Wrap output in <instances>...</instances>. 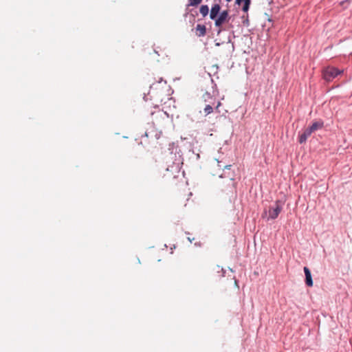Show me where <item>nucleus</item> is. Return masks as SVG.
<instances>
[{
	"label": "nucleus",
	"mask_w": 352,
	"mask_h": 352,
	"mask_svg": "<svg viewBox=\"0 0 352 352\" xmlns=\"http://www.w3.org/2000/svg\"><path fill=\"white\" fill-rule=\"evenodd\" d=\"M342 73V71L333 67H326L322 72L323 78L327 81H331Z\"/></svg>",
	"instance_id": "f257e3e1"
},
{
	"label": "nucleus",
	"mask_w": 352,
	"mask_h": 352,
	"mask_svg": "<svg viewBox=\"0 0 352 352\" xmlns=\"http://www.w3.org/2000/svg\"><path fill=\"white\" fill-rule=\"evenodd\" d=\"M283 204L280 201H276L274 205L270 207L269 209V218L275 219L278 217V214L283 209Z\"/></svg>",
	"instance_id": "f03ea898"
},
{
	"label": "nucleus",
	"mask_w": 352,
	"mask_h": 352,
	"mask_svg": "<svg viewBox=\"0 0 352 352\" xmlns=\"http://www.w3.org/2000/svg\"><path fill=\"white\" fill-rule=\"evenodd\" d=\"M203 98H204L205 101H207V100H210V104H206L204 108V113L206 115H208L211 113L213 111L212 106L214 105V98H213L210 94L206 93L203 95Z\"/></svg>",
	"instance_id": "7ed1b4c3"
},
{
	"label": "nucleus",
	"mask_w": 352,
	"mask_h": 352,
	"mask_svg": "<svg viewBox=\"0 0 352 352\" xmlns=\"http://www.w3.org/2000/svg\"><path fill=\"white\" fill-rule=\"evenodd\" d=\"M228 18V11L223 10L220 13V15L218 18L215 19V26L220 28L223 23H225Z\"/></svg>",
	"instance_id": "20e7f679"
},
{
	"label": "nucleus",
	"mask_w": 352,
	"mask_h": 352,
	"mask_svg": "<svg viewBox=\"0 0 352 352\" xmlns=\"http://www.w3.org/2000/svg\"><path fill=\"white\" fill-rule=\"evenodd\" d=\"M221 10V7L219 4H214L212 6L210 12V17L212 20H215L217 17L218 14L219 13V11Z\"/></svg>",
	"instance_id": "39448f33"
},
{
	"label": "nucleus",
	"mask_w": 352,
	"mask_h": 352,
	"mask_svg": "<svg viewBox=\"0 0 352 352\" xmlns=\"http://www.w3.org/2000/svg\"><path fill=\"white\" fill-rule=\"evenodd\" d=\"M304 272L305 274V283L306 285L309 287L313 286V280L311 278V274L309 269L307 267H304Z\"/></svg>",
	"instance_id": "423d86ee"
},
{
	"label": "nucleus",
	"mask_w": 352,
	"mask_h": 352,
	"mask_svg": "<svg viewBox=\"0 0 352 352\" xmlns=\"http://www.w3.org/2000/svg\"><path fill=\"white\" fill-rule=\"evenodd\" d=\"M313 133V132L308 127L299 136V142L300 144L306 142L307 139Z\"/></svg>",
	"instance_id": "0eeeda50"
},
{
	"label": "nucleus",
	"mask_w": 352,
	"mask_h": 352,
	"mask_svg": "<svg viewBox=\"0 0 352 352\" xmlns=\"http://www.w3.org/2000/svg\"><path fill=\"white\" fill-rule=\"evenodd\" d=\"M324 122L322 120L315 121L313 124L309 127L310 130L314 133L318 129H320L323 127Z\"/></svg>",
	"instance_id": "6e6552de"
},
{
	"label": "nucleus",
	"mask_w": 352,
	"mask_h": 352,
	"mask_svg": "<svg viewBox=\"0 0 352 352\" xmlns=\"http://www.w3.org/2000/svg\"><path fill=\"white\" fill-rule=\"evenodd\" d=\"M197 34L199 36H203L206 34V28L204 25L198 24L196 27Z\"/></svg>",
	"instance_id": "1a4fd4ad"
},
{
	"label": "nucleus",
	"mask_w": 352,
	"mask_h": 352,
	"mask_svg": "<svg viewBox=\"0 0 352 352\" xmlns=\"http://www.w3.org/2000/svg\"><path fill=\"white\" fill-rule=\"evenodd\" d=\"M242 2H244V6L243 7V10L246 12L249 10V7L250 5V0H236V3L240 5Z\"/></svg>",
	"instance_id": "9d476101"
},
{
	"label": "nucleus",
	"mask_w": 352,
	"mask_h": 352,
	"mask_svg": "<svg viewBox=\"0 0 352 352\" xmlns=\"http://www.w3.org/2000/svg\"><path fill=\"white\" fill-rule=\"evenodd\" d=\"M199 12L202 14V16L205 17L206 16L208 15L209 12L208 6L207 5H202L200 7Z\"/></svg>",
	"instance_id": "9b49d317"
},
{
	"label": "nucleus",
	"mask_w": 352,
	"mask_h": 352,
	"mask_svg": "<svg viewBox=\"0 0 352 352\" xmlns=\"http://www.w3.org/2000/svg\"><path fill=\"white\" fill-rule=\"evenodd\" d=\"M202 0H188V7L189 6H196L197 5H199V3H201Z\"/></svg>",
	"instance_id": "f8f14e48"
},
{
	"label": "nucleus",
	"mask_w": 352,
	"mask_h": 352,
	"mask_svg": "<svg viewBox=\"0 0 352 352\" xmlns=\"http://www.w3.org/2000/svg\"><path fill=\"white\" fill-rule=\"evenodd\" d=\"M220 163L221 162L217 160V166L221 168H229L230 167V165L221 166Z\"/></svg>",
	"instance_id": "ddd939ff"
},
{
	"label": "nucleus",
	"mask_w": 352,
	"mask_h": 352,
	"mask_svg": "<svg viewBox=\"0 0 352 352\" xmlns=\"http://www.w3.org/2000/svg\"><path fill=\"white\" fill-rule=\"evenodd\" d=\"M214 270H215L217 272H222L223 271V268H221L220 266L217 265L215 267V268L214 269Z\"/></svg>",
	"instance_id": "4468645a"
},
{
	"label": "nucleus",
	"mask_w": 352,
	"mask_h": 352,
	"mask_svg": "<svg viewBox=\"0 0 352 352\" xmlns=\"http://www.w3.org/2000/svg\"><path fill=\"white\" fill-rule=\"evenodd\" d=\"M234 286L236 289H239V285H238V283H237V280H234Z\"/></svg>",
	"instance_id": "2eb2a0df"
},
{
	"label": "nucleus",
	"mask_w": 352,
	"mask_h": 352,
	"mask_svg": "<svg viewBox=\"0 0 352 352\" xmlns=\"http://www.w3.org/2000/svg\"><path fill=\"white\" fill-rule=\"evenodd\" d=\"M221 105V102H218L217 106H216V109H218V108L219 107V106Z\"/></svg>",
	"instance_id": "dca6fc26"
},
{
	"label": "nucleus",
	"mask_w": 352,
	"mask_h": 352,
	"mask_svg": "<svg viewBox=\"0 0 352 352\" xmlns=\"http://www.w3.org/2000/svg\"><path fill=\"white\" fill-rule=\"evenodd\" d=\"M193 239H194V238H193V239H191V237H188V240L190 242H192Z\"/></svg>",
	"instance_id": "f3484780"
},
{
	"label": "nucleus",
	"mask_w": 352,
	"mask_h": 352,
	"mask_svg": "<svg viewBox=\"0 0 352 352\" xmlns=\"http://www.w3.org/2000/svg\"><path fill=\"white\" fill-rule=\"evenodd\" d=\"M227 2H230L232 0H226Z\"/></svg>",
	"instance_id": "a211bd4d"
}]
</instances>
